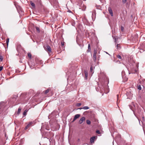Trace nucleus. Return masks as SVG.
<instances>
[{
	"mask_svg": "<svg viewBox=\"0 0 145 145\" xmlns=\"http://www.w3.org/2000/svg\"><path fill=\"white\" fill-rule=\"evenodd\" d=\"M44 49L47 52H51V49L50 46L48 44L44 46Z\"/></svg>",
	"mask_w": 145,
	"mask_h": 145,
	"instance_id": "obj_1",
	"label": "nucleus"
},
{
	"mask_svg": "<svg viewBox=\"0 0 145 145\" xmlns=\"http://www.w3.org/2000/svg\"><path fill=\"white\" fill-rule=\"evenodd\" d=\"M33 123L34 122L33 121L30 122L25 127V129L26 130L30 126H32Z\"/></svg>",
	"mask_w": 145,
	"mask_h": 145,
	"instance_id": "obj_2",
	"label": "nucleus"
},
{
	"mask_svg": "<svg viewBox=\"0 0 145 145\" xmlns=\"http://www.w3.org/2000/svg\"><path fill=\"white\" fill-rule=\"evenodd\" d=\"M97 53V52L96 50H94V53L93 54V60L95 61L96 60V54Z\"/></svg>",
	"mask_w": 145,
	"mask_h": 145,
	"instance_id": "obj_3",
	"label": "nucleus"
},
{
	"mask_svg": "<svg viewBox=\"0 0 145 145\" xmlns=\"http://www.w3.org/2000/svg\"><path fill=\"white\" fill-rule=\"evenodd\" d=\"M85 120V118L84 117H82L81 118L79 121V123L80 124H82L84 121Z\"/></svg>",
	"mask_w": 145,
	"mask_h": 145,
	"instance_id": "obj_4",
	"label": "nucleus"
},
{
	"mask_svg": "<svg viewBox=\"0 0 145 145\" xmlns=\"http://www.w3.org/2000/svg\"><path fill=\"white\" fill-rule=\"evenodd\" d=\"M96 139V137L93 136L90 138V142L91 143H93L94 140Z\"/></svg>",
	"mask_w": 145,
	"mask_h": 145,
	"instance_id": "obj_5",
	"label": "nucleus"
},
{
	"mask_svg": "<svg viewBox=\"0 0 145 145\" xmlns=\"http://www.w3.org/2000/svg\"><path fill=\"white\" fill-rule=\"evenodd\" d=\"M108 10L109 13L110 14L111 16H113V13L112 10L110 7H109L108 8Z\"/></svg>",
	"mask_w": 145,
	"mask_h": 145,
	"instance_id": "obj_6",
	"label": "nucleus"
},
{
	"mask_svg": "<svg viewBox=\"0 0 145 145\" xmlns=\"http://www.w3.org/2000/svg\"><path fill=\"white\" fill-rule=\"evenodd\" d=\"M80 116V114H77L75 115L74 118V121H75L76 119L78 118Z\"/></svg>",
	"mask_w": 145,
	"mask_h": 145,
	"instance_id": "obj_7",
	"label": "nucleus"
},
{
	"mask_svg": "<svg viewBox=\"0 0 145 145\" xmlns=\"http://www.w3.org/2000/svg\"><path fill=\"white\" fill-rule=\"evenodd\" d=\"M3 106H4L2 104V102H1L0 103V112L2 110Z\"/></svg>",
	"mask_w": 145,
	"mask_h": 145,
	"instance_id": "obj_8",
	"label": "nucleus"
},
{
	"mask_svg": "<svg viewBox=\"0 0 145 145\" xmlns=\"http://www.w3.org/2000/svg\"><path fill=\"white\" fill-rule=\"evenodd\" d=\"M17 97V95H14L12 97V99H13L12 101L14 102L16 100V99Z\"/></svg>",
	"mask_w": 145,
	"mask_h": 145,
	"instance_id": "obj_9",
	"label": "nucleus"
},
{
	"mask_svg": "<svg viewBox=\"0 0 145 145\" xmlns=\"http://www.w3.org/2000/svg\"><path fill=\"white\" fill-rule=\"evenodd\" d=\"M84 74H85V78L86 79H87L88 78V72L87 71H84Z\"/></svg>",
	"mask_w": 145,
	"mask_h": 145,
	"instance_id": "obj_10",
	"label": "nucleus"
},
{
	"mask_svg": "<svg viewBox=\"0 0 145 145\" xmlns=\"http://www.w3.org/2000/svg\"><path fill=\"white\" fill-rule=\"evenodd\" d=\"M89 108L88 106H85L83 107V108H78L80 110H81L82 109H84L85 110H87Z\"/></svg>",
	"mask_w": 145,
	"mask_h": 145,
	"instance_id": "obj_11",
	"label": "nucleus"
},
{
	"mask_svg": "<svg viewBox=\"0 0 145 145\" xmlns=\"http://www.w3.org/2000/svg\"><path fill=\"white\" fill-rule=\"evenodd\" d=\"M117 47V49L118 50H120L121 48V46L120 45V44H117L116 46Z\"/></svg>",
	"mask_w": 145,
	"mask_h": 145,
	"instance_id": "obj_12",
	"label": "nucleus"
},
{
	"mask_svg": "<svg viewBox=\"0 0 145 145\" xmlns=\"http://www.w3.org/2000/svg\"><path fill=\"white\" fill-rule=\"evenodd\" d=\"M121 75H122V78H124V76H125V72L124 71H122Z\"/></svg>",
	"mask_w": 145,
	"mask_h": 145,
	"instance_id": "obj_13",
	"label": "nucleus"
},
{
	"mask_svg": "<svg viewBox=\"0 0 145 145\" xmlns=\"http://www.w3.org/2000/svg\"><path fill=\"white\" fill-rule=\"evenodd\" d=\"M29 3H30V4L34 8H35V4L34 3H33L32 2V1H30Z\"/></svg>",
	"mask_w": 145,
	"mask_h": 145,
	"instance_id": "obj_14",
	"label": "nucleus"
},
{
	"mask_svg": "<svg viewBox=\"0 0 145 145\" xmlns=\"http://www.w3.org/2000/svg\"><path fill=\"white\" fill-rule=\"evenodd\" d=\"M21 108L20 107H19L18 109L17 114H19L21 112Z\"/></svg>",
	"mask_w": 145,
	"mask_h": 145,
	"instance_id": "obj_15",
	"label": "nucleus"
},
{
	"mask_svg": "<svg viewBox=\"0 0 145 145\" xmlns=\"http://www.w3.org/2000/svg\"><path fill=\"white\" fill-rule=\"evenodd\" d=\"M35 28L36 29L37 32L38 33H40V29L38 27H36Z\"/></svg>",
	"mask_w": 145,
	"mask_h": 145,
	"instance_id": "obj_16",
	"label": "nucleus"
},
{
	"mask_svg": "<svg viewBox=\"0 0 145 145\" xmlns=\"http://www.w3.org/2000/svg\"><path fill=\"white\" fill-rule=\"evenodd\" d=\"M137 72V70H136V69H135L134 71H133V70H132L131 71V73H132V74H134L135 73Z\"/></svg>",
	"mask_w": 145,
	"mask_h": 145,
	"instance_id": "obj_17",
	"label": "nucleus"
},
{
	"mask_svg": "<svg viewBox=\"0 0 145 145\" xmlns=\"http://www.w3.org/2000/svg\"><path fill=\"white\" fill-rule=\"evenodd\" d=\"M117 57L118 58H119L121 60L122 59V58L121 56L119 54H118L117 55Z\"/></svg>",
	"mask_w": 145,
	"mask_h": 145,
	"instance_id": "obj_18",
	"label": "nucleus"
},
{
	"mask_svg": "<svg viewBox=\"0 0 145 145\" xmlns=\"http://www.w3.org/2000/svg\"><path fill=\"white\" fill-rule=\"evenodd\" d=\"M28 56L29 57L30 59L31 58V54L30 53H28Z\"/></svg>",
	"mask_w": 145,
	"mask_h": 145,
	"instance_id": "obj_19",
	"label": "nucleus"
},
{
	"mask_svg": "<svg viewBox=\"0 0 145 145\" xmlns=\"http://www.w3.org/2000/svg\"><path fill=\"white\" fill-rule=\"evenodd\" d=\"M28 111V110H25L23 113V115L24 116H25L26 115V113Z\"/></svg>",
	"mask_w": 145,
	"mask_h": 145,
	"instance_id": "obj_20",
	"label": "nucleus"
},
{
	"mask_svg": "<svg viewBox=\"0 0 145 145\" xmlns=\"http://www.w3.org/2000/svg\"><path fill=\"white\" fill-rule=\"evenodd\" d=\"M86 123L88 125H89L91 123V121L89 120H87L86 121Z\"/></svg>",
	"mask_w": 145,
	"mask_h": 145,
	"instance_id": "obj_21",
	"label": "nucleus"
},
{
	"mask_svg": "<svg viewBox=\"0 0 145 145\" xmlns=\"http://www.w3.org/2000/svg\"><path fill=\"white\" fill-rule=\"evenodd\" d=\"M88 50L89 51L91 50V48H90V45L89 44H88Z\"/></svg>",
	"mask_w": 145,
	"mask_h": 145,
	"instance_id": "obj_22",
	"label": "nucleus"
},
{
	"mask_svg": "<svg viewBox=\"0 0 145 145\" xmlns=\"http://www.w3.org/2000/svg\"><path fill=\"white\" fill-rule=\"evenodd\" d=\"M144 121H145V120H144V116H143L142 117V124H143V122H144Z\"/></svg>",
	"mask_w": 145,
	"mask_h": 145,
	"instance_id": "obj_23",
	"label": "nucleus"
},
{
	"mask_svg": "<svg viewBox=\"0 0 145 145\" xmlns=\"http://www.w3.org/2000/svg\"><path fill=\"white\" fill-rule=\"evenodd\" d=\"M49 92V89H47L45 91L44 93L45 94H46L47 93H48Z\"/></svg>",
	"mask_w": 145,
	"mask_h": 145,
	"instance_id": "obj_24",
	"label": "nucleus"
},
{
	"mask_svg": "<svg viewBox=\"0 0 145 145\" xmlns=\"http://www.w3.org/2000/svg\"><path fill=\"white\" fill-rule=\"evenodd\" d=\"M9 41V39H7L6 40V43H7V45L8 46V43Z\"/></svg>",
	"mask_w": 145,
	"mask_h": 145,
	"instance_id": "obj_25",
	"label": "nucleus"
},
{
	"mask_svg": "<svg viewBox=\"0 0 145 145\" xmlns=\"http://www.w3.org/2000/svg\"><path fill=\"white\" fill-rule=\"evenodd\" d=\"M138 89L139 90H141V88L140 86V85H139L138 86Z\"/></svg>",
	"mask_w": 145,
	"mask_h": 145,
	"instance_id": "obj_26",
	"label": "nucleus"
},
{
	"mask_svg": "<svg viewBox=\"0 0 145 145\" xmlns=\"http://www.w3.org/2000/svg\"><path fill=\"white\" fill-rule=\"evenodd\" d=\"M96 132L98 134H101V132H100V131H99V130H97L96 131Z\"/></svg>",
	"mask_w": 145,
	"mask_h": 145,
	"instance_id": "obj_27",
	"label": "nucleus"
},
{
	"mask_svg": "<svg viewBox=\"0 0 145 145\" xmlns=\"http://www.w3.org/2000/svg\"><path fill=\"white\" fill-rule=\"evenodd\" d=\"M81 105V103H77L76 105V106H80Z\"/></svg>",
	"mask_w": 145,
	"mask_h": 145,
	"instance_id": "obj_28",
	"label": "nucleus"
},
{
	"mask_svg": "<svg viewBox=\"0 0 145 145\" xmlns=\"http://www.w3.org/2000/svg\"><path fill=\"white\" fill-rule=\"evenodd\" d=\"M0 59L1 61H2L3 60V57L2 56H0Z\"/></svg>",
	"mask_w": 145,
	"mask_h": 145,
	"instance_id": "obj_29",
	"label": "nucleus"
},
{
	"mask_svg": "<svg viewBox=\"0 0 145 145\" xmlns=\"http://www.w3.org/2000/svg\"><path fill=\"white\" fill-rule=\"evenodd\" d=\"M127 0H123L122 2L123 3H125L126 2Z\"/></svg>",
	"mask_w": 145,
	"mask_h": 145,
	"instance_id": "obj_30",
	"label": "nucleus"
},
{
	"mask_svg": "<svg viewBox=\"0 0 145 145\" xmlns=\"http://www.w3.org/2000/svg\"><path fill=\"white\" fill-rule=\"evenodd\" d=\"M114 39L115 40L114 42L115 43V44H116V40H118V39H116V38H114Z\"/></svg>",
	"mask_w": 145,
	"mask_h": 145,
	"instance_id": "obj_31",
	"label": "nucleus"
},
{
	"mask_svg": "<svg viewBox=\"0 0 145 145\" xmlns=\"http://www.w3.org/2000/svg\"><path fill=\"white\" fill-rule=\"evenodd\" d=\"M121 29L122 31H123L124 29V27L123 26H121Z\"/></svg>",
	"mask_w": 145,
	"mask_h": 145,
	"instance_id": "obj_32",
	"label": "nucleus"
},
{
	"mask_svg": "<svg viewBox=\"0 0 145 145\" xmlns=\"http://www.w3.org/2000/svg\"><path fill=\"white\" fill-rule=\"evenodd\" d=\"M3 68V66L0 67V71H1Z\"/></svg>",
	"mask_w": 145,
	"mask_h": 145,
	"instance_id": "obj_33",
	"label": "nucleus"
},
{
	"mask_svg": "<svg viewBox=\"0 0 145 145\" xmlns=\"http://www.w3.org/2000/svg\"><path fill=\"white\" fill-rule=\"evenodd\" d=\"M93 69V67L91 66L90 68V71L91 72H92Z\"/></svg>",
	"mask_w": 145,
	"mask_h": 145,
	"instance_id": "obj_34",
	"label": "nucleus"
},
{
	"mask_svg": "<svg viewBox=\"0 0 145 145\" xmlns=\"http://www.w3.org/2000/svg\"><path fill=\"white\" fill-rule=\"evenodd\" d=\"M124 78H125V81H126L128 80V78H127L126 77H125V76H124Z\"/></svg>",
	"mask_w": 145,
	"mask_h": 145,
	"instance_id": "obj_35",
	"label": "nucleus"
},
{
	"mask_svg": "<svg viewBox=\"0 0 145 145\" xmlns=\"http://www.w3.org/2000/svg\"><path fill=\"white\" fill-rule=\"evenodd\" d=\"M61 44L62 46L64 45V42H61Z\"/></svg>",
	"mask_w": 145,
	"mask_h": 145,
	"instance_id": "obj_36",
	"label": "nucleus"
},
{
	"mask_svg": "<svg viewBox=\"0 0 145 145\" xmlns=\"http://www.w3.org/2000/svg\"><path fill=\"white\" fill-rule=\"evenodd\" d=\"M106 80H107V83H106V84H107V83H108V82L109 81H108V79L107 78H106Z\"/></svg>",
	"mask_w": 145,
	"mask_h": 145,
	"instance_id": "obj_37",
	"label": "nucleus"
},
{
	"mask_svg": "<svg viewBox=\"0 0 145 145\" xmlns=\"http://www.w3.org/2000/svg\"><path fill=\"white\" fill-rule=\"evenodd\" d=\"M68 12H70V13L72 12L70 10H68Z\"/></svg>",
	"mask_w": 145,
	"mask_h": 145,
	"instance_id": "obj_38",
	"label": "nucleus"
},
{
	"mask_svg": "<svg viewBox=\"0 0 145 145\" xmlns=\"http://www.w3.org/2000/svg\"><path fill=\"white\" fill-rule=\"evenodd\" d=\"M106 53V54H108V55H109V56H110V55L109 54L108 52H105Z\"/></svg>",
	"mask_w": 145,
	"mask_h": 145,
	"instance_id": "obj_39",
	"label": "nucleus"
},
{
	"mask_svg": "<svg viewBox=\"0 0 145 145\" xmlns=\"http://www.w3.org/2000/svg\"><path fill=\"white\" fill-rule=\"evenodd\" d=\"M86 20L87 22H88V23H89V21H88V20H87V19H86Z\"/></svg>",
	"mask_w": 145,
	"mask_h": 145,
	"instance_id": "obj_40",
	"label": "nucleus"
},
{
	"mask_svg": "<svg viewBox=\"0 0 145 145\" xmlns=\"http://www.w3.org/2000/svg\"><path fill=\"white\" fill-rule=\"evenodd\" d=\"M74 121V120H73L72 121V122H73Z\"/></svg>",
	"mask_w": 145,
	"mask_h": 145,
	"instance_id": "obj_41",
	"label": "nucleus"
},
{
	"mask_svg": "<svg viewBox=\"0 0 145 145\" xmlns=\"http://www.w3.org/2000/svg\"><path fill=\"white\" fill-rule=\"evenodd\" d=\"M136 66L137 67H138V66L137 65H136Z\"/></svg>",
	"mask_w": 145,
	"mask_h": 145,
	"instance_id": "obj_42",
	"label": "nucleus"
},
{
	"mask_svg": "<svg viewBox=\"0 0 145 145\" xmlns=\"http://www.w3.org/2000/svg\"><path fill=\"white\" fill-rule=\"evenodd\" d=\"M72 25L73 26H74V24H72Z\"/></svg>",
	"mask_w": 145,
	"mask_h": 145,
	"instance_id": "obj_43",
	"label": "nucleus"
},
{
	"mask_svg": "<svg viewBox=\"0 0 145 145\" xmlns=\"http://www.w3.org/2000/svg\"><path fill=\"white\" fill-rule=\"evenodd\" d=\"M117 97L118 98V95H117Z\"/></svg>",
	"mask_w": 145,
	"mask_h": 145,
	"instance_id": "obj_44",
	"label": "nucleus"
},
{
	"mask_svg": "<svg viewBox=\"0 0 145 145\" xmlns=\"http://www.w3.org/2000/svg\"><path fill=\"white\" fill-rule=\"evenodd\" d=\"M139 123H140V120H139Z\"/></svg>",
	"mask_w": 145,
	"mask_h": 145,
	"instance_id": "obj_45",
	"label": "nucleus"
},
{
	"mask_svg": "<svg viewBox=\"0 0 145 145\" xmlns=\"http://www.w3.org/2000/svg\"><path fill=\"white\" fill-rule=\"evenodd\" d=\"M100 1H101L102 0H100Z\"/></svg>",
	"mask_w": 145,
	"mask_h": 145,
	"instance_id": "obj_46",
	"label": "nucleus"
}]
</instances>
